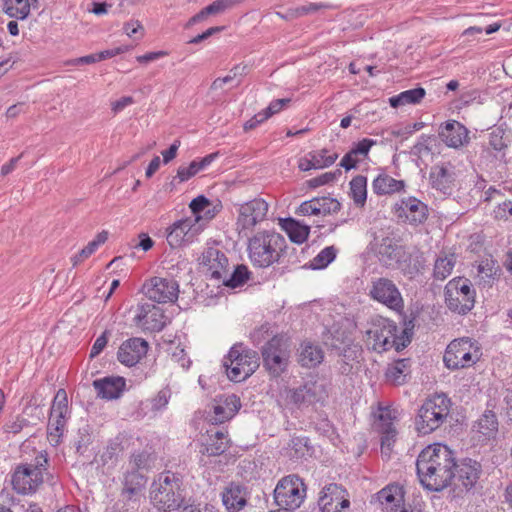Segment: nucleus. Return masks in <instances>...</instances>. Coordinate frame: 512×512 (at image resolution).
Returning a JSON list of instances; mask_svg holds the SVG:
<instances>
[{
  "mask_svg": "<svg viewBox=\"0 0 512 512\" xmlns=\"http://www.w3.org/2000/svg\"><path fill=\"white\" fill-rule=\"evenodd\" d=\"M180 144V140H175L169 149L162 152L163 162L165 164L169 163L176 157Z\"/></svg>",
  "mask_w": 512,
  "mask_h": 512,
  "instance_id": "nucleus-63",
  "label": "nucleus"
},
{
  "mask_svg": "<svg viewBox=\"0 0 512 512\" xmlns=\"http://www.w3.org/2000/svg\"><path fill=\"white\" fill-rule=\"evenodd\" d=\"M249 274L250 273L246 266L238 265L232 273L227 271V274H225V277L222 279V283L227 287L236 288L247 282Z\"/></svg>",
  "mask_w": 512,
  "mask_h": 512,
  "instance_id": "nucleus-43",
  "label": "nucleus"
},
{
  "mask_svg": "<svg viewBox=\"0 0 512 512\" xmlns=\"http://www.w3.org/2000/svg\"><path fill=\"white\" fill-rule=\"evenodd\" d=\"M134 322L144 330L158 332L164 328L166 317L160 307L146 302L137 306Z\"/></svg>",
  "mask_w": 512,
  "mask_h": 512,
  "instance_id": "nucleus-19",
  "label": "nucleus"
},
{
  "mask_svg": "<svg viewBox=\"0 0 512 512\" xmlns=\"http://www.w3.org/2000/svg\"><path fill=\"white\" fill-rule=\"evenodd\" d=\"M481 465L472 459H464L460 464L455 463V477L453 480L465 489H471L479 479Z\"/></svg>",
  "mask_w": 512,
  "mask_h": 512,
  "instance_id": "nucleus-28",
  "label": "nucleus"
},
{
  "mask_svg": "<svg viewBox=\"0 0 512 512\" xmlns=\"http://www.w3.org/2000/svg\"><path fill=\"white\" fill-rule=\"evenodd\" d=\"M377 500L386 512H395L404 505L402 488L398 485H388L377 493Z\"/></svg>",
  "mask_w": 512,
  "mask_h": 512,
  "instance_id": "nucleus-30",
  "label": "nucleus"
},
{
  "mask_svg": "<svg viewBox=\"0 0 512 512\" xmlns=\"http://www.w3.org/2000/svg\"><path fill=\"white\" fill-rule=\"evenodd\" d=\"M204 224H199L198 218H185L176 221L167 234V241L171 247H179L192 243L203 230Z\"/></svg>",
  "mask_w": 512,
  "mask_h": 512,
  "instance_id": "nucleus-17",
  "label": "nucleus"
},
{
  "mask_svg": "<svg viewBox=\"0 0 512 512\" xmlns=\"http://www.w3.org/2000/svg\"><path fill=\"white\" fill-rule=\"evenodd\" d=\"M498 266L492 259H486L482 261L478 266V277L480 281L489 283L491 279L496 275Z\"/></svg>",
  "mask_w": 512,
  "mask_h": 512,
  "instance_id": "nucleus-48",
  "label": "nucleus"
},
{
  "mask_svg": "<svg viewBox=\"0 0 512 512\" xmlns=\"http://www.w3.org/2000/svg\"><path fill=\"white\" fill-rule=\"evenodd\" d=\"M92 441L93 436L91 428L88 425L79 428L74 442L76 452L80 455H84Z\"/></svg>",
  "mask_w": 512,
  "mask_h": 512,
  "instance_id": "nucleus-47",
  "label": "nucleus"
},
{
  "mask_svg": "<svg viewBox=\"0 0 512 512\" xmlns=\"http://www.w3.org/2000/svg\"><path fill=\"white\" fill-rule=\"evenodd\" d=\"M268 212V203L260 198H255L249 202L241 204L238 209L237 228L240 235L245 237L260 222H262Z\"/></svg>",
  "mask_w": 512,
  "mask_h": 512,
  "instance_id": "nucleus-14",
  "label": "nucleus"
},
{
  "mask_svg": "<svg viewBox=\"0 0 512 512\" xmlns=\"http://www.w3.org/2000/svg\"><path fill=\"white\" fill-rule=\"evenodd\" d=\"M489 146L495 151H502L507 148V143L504 140V131L500 128H495L489 133Z\"/></svg>",
  "mask_w": 512,
  "mask_h": 512,
  "instance_id": "nucleus-52",
  "label": "nucleus"
},
{
  "mask_svg": "<svg viewBox=\"0 0 512 512\" xmlns=\"http://www.w3.org/2000/svg\"><path fill=\"white\" fill-rule=\"evenodd\" d=\"M344 491L337 484H330L326 486L322 495L318 500V505L322 512H340L338 509L337 501L335 500L337 496L342 494Z\"/></svg>",
  "mask_w": 512,
  "mask_h": 512,
  "instance_id": "nucleus-36",
  "label": "nucleus"
},
{
  "mask_svg": "<svg viewBox=\"0 0 512 512\" xmlns=\"http://www.w3.org/2000/svg\"><path fill=\"white\" fill-rule=\"evenodd\" d=\"M148 459L149 455L145 452L133 454L130 460L132 470L139 471L140 469H145L147 467Z\"/></svg>",
  "mask_w": 512,
  "mask_h": 512,
  "instance_id": "nucleus-55",
  "label": "nucleus"
},
{
  "mask_svg": "<svg viewBox=\"0 0 512 512\" xmlns=\"http://www.w3.org/2000/svg\"><path fill=\"white\" fill-rule=\"evenodd\" d=\"M275 504L286 511L294 510L303 503L306 487L303 480L295 474L283 477L274 489Z\"/></svg>",
  "mask_w": 512,
  "mask_h": 512,
  "instance_id": "nucleus-11",
  "label": "nucleus"
},
{
  "mask_svg": "<svg viewBox=\"0 0 512 512\" xmlns=\"http://www.w3.org/2000/svg\"><path fill=\"white\" fill-rule=\"evenodd\" d=\"M266 120V117L264 115H261V112H259L258 114L254 115L250 120L244 123L243 129L244 131L247 132L249 130L256 128L259 124Z\"/></svg>",
  "mask_w": 512,
  "mask_h": 512,
  "instance_id": "nucleus-64",
  "label": "nucleus"
},
{
  "mask_svg": "<svg viewBox=\"0 0 512 512\" xmlns=\"http://www.w3.org/2000/svg\"><path fill=\"white\" fill-rule=\"evenodd\" d=\"M283 227L290 240L294 243L302 244L309 236L310 227L308 225L301 224L299 221L294 219H286Z\"/></svg>",
  "mask_w": 512,
  "mask_h": 512,
  "instance_id": "nucleus-39",
  "label": "nucleus"
},
{
  "mask_svg": "<svg viewBox=\"0 0 512 512\" xmlns=\"http://www.w3.org/2000/svg\"><path fill=\"white\" fill-rule=\"evenodd\" d=\"M26 423L27 421L25 419H20L19 417H17L15 420L6 423L4 426V430L7 433L17 434L23 429Z\"/></svg>",
  "mask_w": 512,
  "mask_h": 512,
  "instance_id": "nucleus-60",
  "label": "nucleus"
},
{
  "mask_svg": "<svg viewBox=\"0 0 512 512\" xmlns=\"http://www.w3.org/2000/svg\"><path fill=\"white\" fill-rule=\"evenodd\" d=\"M171 398V390L169 388H163L160 390L155 397L151 399V409L154 412L165 408Z\"/></svg>",
  "mask_w": 512,
  "mask_h": 512,
  "instance_id": "nucleus-50",
  "label": "nucleus"
},
{
  "mask_svg": "<svg viewBox=\"0 0 512 512\" xmlns=\"http://www.w3.org/2000/svg\"><path fill=\"white\" fill-rule=\"evenodd\" d=\"M328 397L326 386L322 382L309 381L295 388L285 387L280 392L283 406L289 410H304L317 403H323Z\"/></svg>",
  "mask_w": 512,
  "mask_h": 512,
  "instance_id": "nucleus-6",
  "label": "nucleus"
},
{
  "mask_svg": "<svg viewBox=\"0 0 512 512\" xmlns=\"http://www.w3.org/2000/svg\"><path fill=\"white\" fill-rule=\"evenodd\" d=\"M107 342H108L107 331H105L102 335H100L95 340V342L91 348L90 357L94 358V357L98 356L103 351V349L106 347Z\"/></svg>",
  "mask_w": 512,
  "mask_h": 512,
  "instance_id": "nucleus-59",
  "label": "nucleus"
},
{
  "mask_svg": "<svg viewBox=\"0 0 512 512\" xmlns=\"http://www.w3.org/2000/svg\"><path fill=\"white\" fill-rule=\"evenodd\" d=\"M124 487L122 490V497L124 502H131V509H135V506L140 501L142 490L146 484V478L136 470L127 472L124 477Z\"/></svg>",
  "mask_w": 512,
  "mask_h": 512,
  "instance_id": "nucleus-25",
  "label": "nucleus"
},
{
  "mask_svg": "<svg viewBox=\"0 0 512 512\" xmlns=\"http://www.w3.org/2000/svg\"><path fill=\"white\" fill-rule=\"evenodd\" d=\"M210 433L209 439L203 445L204 448L201 452L209 456H218L223 454L229 446L227 433L221 430H211Z\"/></svg>",
  "mask_w": 512,
  "mask_h": 512,
  "instance_id": "nucleus-34",
  "label": "nucleus"
},
{
  "mask_svg": "<svg viewBox=\"0 0 512 512\" xmlns=\"http://www.w3.org/2000/svg\"><path fill=\"white\" fill-rule=\"evenodd\" d=\"M338 156V153L328 154L327 149L309 153V157H312V166H314V169L331 166L337 160Z\"/></svg>",
  "mask_w": 512,
  "mask_h": 512,
  "instance_id": "nucleus-46",
  "label": "nucleus"
},
{
  "mask_svg": "<svg viewBox=\"0 0 512 512\" xmlns=\"http://www.w3.org/2000/svg\"><path fill=\"white\" fill-rule=\"evenodd\" d=\"M481 355L480 348L470 338H461L447 346L443 361L448 369L456 370L474 365Z\"/></svg>",
  "mask_w": 512,
  "mask_h": 512,
  "instance_id": "nucleus-10",
  "label": "nucleus"
},
{
  "mask_svg": "<svg viewBox=\"0 0 512 512\" xmlns=\"http://www.w3.org/2000/svg\"><path fill=\"white\" fill-rule=\"evenodd\" d=\"M369 296L394 311L404 307V301L396 284L388 278L380 277L372 280Z\"/></svg>",
  "mask_w": 512,
  "mask_h": 512,
  "instance_id": "nucleus-15",
  "label": "nucleus"
},
{
  "mask_svg": "<svg viewBox=\"0 0 512 512\" xmlns=\"http://www.w3.org/2000/svg\"><path fill=\"white\" fill-rule=\"evenodd\" d=\"M455 181L454 166L450 163L434 165L429 173V182L433 189L444 195L451 193Z\"/></svg>",
  "mask_w": 512,
  "mask_h": 512,
  "instance_id": "nucleus-22",
  "label": "nucleus"
},
{
  "mask_svg": "<svg viewBox=\"0 0 512 512\" xmlns=\"http://www.w3.org/2000/svg\"><path fill=\"white\" fill-rule=\"evenodd\" d=\"M148 299L157 303H173L178 299L179 284L172 278L153 277L143 284Z\"/></svg>",
  "mask_w": 512,
  "mask_h": 512,
  "instance_id": "nucleus-16",
  "label": "nucleus"
},
{
  "mask_svg": "<svg viewBox=\"0 0 512 512\" xmlns=\"http://www.w3.org/2000/svg\"><path fill=\"white\" fill-rule=\"evenodd\" d=\"M451 400L445 394L429 397L418 411L416 430L423 435L430 434L443 425L450 414Z\"/></svg>",
  "mask_w": 512,
  "mask_h": 512,
  "instance_id": "nucleus-5",
  "label": "nucleus"
},
{
  "mask_svg": "<svg viewBox=\"0 0 512 512\" xmlns=\"http://www.w3.org/2000/svg\"><path fill=\"white\" fill-rule=\"evenodd\" d=\"M338 250L334 246L322 249L309 263L313 270L326 268L336 258Z\"/></svg>",
  "mask_w": 512,
  "mask_h": 512,
  "instance_id": "nucleus-44",
  "label": "nucleus"
},
{
  "mask_svg": "<svg viewBox=\"0 0 512 512\" xmlns=\"http://www.w3.org/2000/svg\"><path fill=\"white\" fill-rule=\"evenodd\" d=\"M290 102L289 98L277 99L272 101L269 106L261 111V115H264L266 119H269L274 114L280 112L284 106H286Z\"/></svg>",
  "mask_w": 512,
  "mask_h": 512,
  "instance_id": "nucleus-53",
  "label": "nucleus"
},
{
  "mask_svg": "<svg viewBox=\"0 0 512 512\" xmlns=\"http://www.w3.org/2000/svg\"><path fill=\"white\" fill-rule=\"evenodd\" d=\"M372 187L373 191L378 195L392 194L402 191L405 187V182L384 174L374 179Z\"/></svg>",
  "mask_w": 512,
  "mask_h": 512,
  "instance_id": "nucleus-35",
  "label": "nucleus"
},
{
  "mask_svg": "<svg viewBox=\"0 0 512 512\" xmlns=\"http://www.w3.org/2000/svg\"><path fill=\"white\" fill-rule=\"evenodd\" d=\"M335 179V173L326 172L318 177L312 178L308 181V184L311 188H317L319 186L328 184Z\"/></svg>",
  "mask_w": 512,
  "mask_h": 512,
  "instance_id": "nucleus-58",
  "label": "nucleus"
},
{
  "mask_svg": "<svg viewBox=\"0 0 512 512\" xmlns=\"http://www.w3.org/2000/svg\"><path fill=\"white\" fill-rule=\"evenodd\" d=\"M263 365L273 377H279L289 365L291 354L289 341L283 336H274L261 349Z\"/></svg>",
  "mask_w": 512,
  "mask_h": 512,
  "instance_id": "nucleus-9",
  "label": "nucleus"
},
{
  "mask_svg": "<svg viewBox=\"0 0 512 512\" xmlns=\"http://www.w3.org/2000/svg\"><path fill=\"white\" fill-rule=\"evenodd\" d=\"M286 249V239L275 231H261L249 238L248 255L254 266L266 268L279 262Z\"/></svg>",
  "mask_w": 512,
  "mask_h": 512,
  "instance_id": "nucleus-3",
  "label": "nucleus"
},
{
  "mask_svg": "<svg viewBox=\"0 0 512 512\" xmlns=\"http://www.w3.org/2000/svg\"><path fill=\"white\" fill-rule=\"evenodd\" d=\"M416 469L423 487L430 491H441L455 477L454 454L446 445L427 446L418 455Z\"/></svg>",
  "mask_w": 512,
  "mask_h": 512,
  "instance_id": "nucleus-1",
  "label": "nucleus"
},
{
  "mask_svg": "<svg viewBox=\"0 0 512 512\" xmlns=\"http://www.w3.org/2000/svg\"><path fill=\"white\" fill-rule=\"evenodd\" d=\"M209 204V200L203 195H200L191 201L189 207L194 215L193 218L199 219V224H202V213L209 206Z\"/></svg>",
  "mask_w": 512,
  "mask_h": 512,
  "instance_id": "nucleus-51",
  "label": "nucleus"
},
{
  "mask_svg": "<svg viewBox=\"0 0 512 512\" xmlns=\"http://www.w3.org/2000/svg\"><path fill=\"white\" fill-rule=\"evenodd\" d=\"M426 92L425 89L418 87L401 92L400 94L393 96L389 99L391 107L398 108L408 104H418L424 98Z\"/></svg>",
  "mask_w": 512,
  "mask_h": 512,
  "instance_id": "nucleus-38",
  "label": "nucleus"
},
{
  "mask_svg": "<svg viewBox=\"0 0 512 512\" xmlns=\"http://www.w3.org/2000/svg\"><path fill=\"white\" fill-rule=\"evenodd\" d=\"M439 136L447 146L459 148L468 143L469 131L460 122L452 120L445 123L439 132Z\"/></svg>",
  "mask_w": 512,
  "mask_h": 512,
  "instance_id": "nucleus-26",
  "label": "nucleus"
},
{
  "mask_svg": "<svg viewBox=\"0 0 512 512\" xmlns=\"http://www.w3.org/2000/svg\"><path fill=\"white\" fill-rule=\"evenodd\" d=\"M454 265H455L454 255H445L444 257H439L435 261V265H434L435 279L440 280V281L445 280L449 275H451Z\"/></svg>",
  "mask_w": 512,
  "mask_h": 512,
  "instance_id": "nucleus-45",
  "label": "nucleus"
},
{
  "mask_svg": "<svg viewBox=\"0 0 512 512\" xmlns=\"http://www.w3.org/2000/svg\"><path fill=\"white\" fill-rule=\"evenodd\" d=\"M148 343L142 338H131L119 348L118 360L126 366H134L146 355Z\"/></svg>",
  "mask_w": 512,
  "mask_h": 512,
  "instance_id": "nucleus-24",
  "label": "nucleus"
},
{
  "mask_svg": "<svg viewBox=\"0 0 512 512\" xmlns=\"http://www.w3.org/2000/svg\"><path fill=\"white\" fill-rule=\"evenodd\" d=\"M371 327L366 331L367 345L377 352L395 348L400 351L411 342V333L408 327L404 328L401 335H397L396 324L384 317L375 316L371 319Z\"/></svg>",
  "mask_w": 512,
  "mask_h": 512,
  "instance_id": "nucleus-2",
  "label": "nucleus"
},
{
  "mask_svg": "<svg viewBox=\"0 0 512 512\" xmlns=\"http://www.w3.org/2000/svg\"><path fill=\"white\" fill-rule=\"evenodd\" d=\"M408 368V359H399L395 361L386 370L385 376L387 381L396 386L404 384L408 375Z\"/></svg>",
  "mask_w": 512,
  "mask_h": 512,
  "instance_id": "nucleus-37",
  "label": "nucleus"
},
{
  "mask_svg": "<svg viewBox=\"0 0 512 512\" xmlns=\"http://www.w3.org/2000/svg\"><path fill=\"white\" fill-rule=\"evenodd\" d=\"M374 250L380 263L385 267L394 266L403 255L402 247L390 237H384L377 242Z\"/></svg>",
  "mask_w": 512,
  "mask_h": 512,
  "instance_id": "nucleus-27",
  "label": "nucleus"
},
{
  "mask_svg": "<svg viewBox=\"0 0 512 512\" xmlns=\"http://www.w3.org/2000/svg\"><path fill=\"white\" fill-rule=\"evenodd\" d=\"M67 413V394L64 389H59L52 403L47 426L48 440L54 446L61 442V437L65 430Z\"/></svg>",
  "mask_w": 512,
  "mask_h": 512,
  "instance_id": "nucleus-13",
  "label": "nucleus"
},
{
  "mask_svg": "<svg viewBox=\"0 0 512 512\" xmlns=\"http://www.w3.org/2000/svg\"><path fill=\"white\" fill-rule=\"evenodd\" d=\"M341 204L337 199L330 197L313 198L303 202L296 210L297 215H327L340 210Z\"/></svg>",
  "mask_w": 512,
  "mask_h": 512,
  "instance_id": "nucleus-23",
  "label": "nucleus"
},
{
  "mask_svg": "<svg viewBox=\"0 0 512 512\" xmlns=\"http://www.w3.org/2000/svg\"><path fill=\"white\" fill-rule=\"evenodd\" d=\"M213 417H211V421L214 423H223L226 420L231 419L234 415H228L227 410L224 408L222 404H216L213 406Z\"/></svg>",
  "mask_w": 512,
  "mask_h": 512,
  "instance_id": "nucleus-57",
  "label": "nucleus"
},
{
  "mask_svg": "<svg viewBox=\"0 0 512 512\" xmlns=\"http://www.w3.org/2000/svg\"><path fill=\"white\" fill-rule=\"evenodd\" d=\"M150 498L159 510L172 511L178 509L184 502L180 479L171 472L159 474L158 478L152 483Z\"/></svg>",
  "mask_w": 512,
  "mask_h": 512,
  "instance_id": "nucleus-4",
  "label": "nucleus"
},
{
  "mask_svg": "<svg viewBox=\"0 0 512 512\" xmlns=\"http://www.w3.org/2000/svg\"><path fill=\"white\" fill-rule=\"evenodd\" d=\"M223 366L228 378L240 382L252 375L259 367L256 352L245 350L242 345H234L226 356Z\"/></svg>",
  "mask_w": 512,
  "mask_h": 512,
  "instance_id": "nucleus-7",
  "label": "nucleus"
},
{
  "mask_svg": "<svg viewBox=\"0 0 512 512\" xmlns=\"http://www.w3.org/2000/svg\"><path fill=\"white\" fill-rule=\"evenodd\" d=\"M223 504L230 512L241 510L246 505V492L237 484L228 486L222 495Z\"/></svg>",
  "mask_w": 512,
  "mask_h": 512,
  "instance_id": "nucleus-33",
  "label": "nucleus"
},
{
  "mask_svg": "<svg viewBox=\"0 0 512 512\" xmlns=\"http://www.w3.org/2000/svg\"><path fill=\"white\" fill-rule=\"evenodd\" d=\"M197 173L196 164L191 162L187 167L180 166L178 168L176 178H178L180 182H184L195 176Z\"/></svg>",
  "mask_w": 512,
  "mask_h": 512,
  "instance_id": "nucleus-56",
  "label": "nucleus"
},
{
  "mask_svg": "<svg viewBox=\"0 0 512 512\" xmlns=\"http://www.w3.org/2000/svg\"><path fill=\"white\" fill-rule=\"evenodd\" d=\"M331 6L326 3H308L306 5L301 6V10L303 15L317 13L321 10L328 9Z\"/></svg>",
  "mask_w": 512,
  "mask_h": 512,
  "instance_id": "nucleus-62",
  "label": "nucleus"
},
{
  "mask_svg": "<svg viewBox=\"0 0 512 512\" xmlns=\"http://www.w3.org/2000/svg\"><path fill=\"white\" fill-rule=\"evenodd\" d=\"M445 302L453 312H469L475 303V292L471 289L469 280L456 278L449 281L445 287Z\"/></svg>",
  "mask_w": 512,
  "mask_h": 512,
  "instance_id": "nucleus-12",
  "label": "nucleus"
},
{
  "mask_svg": "<svg viewBox=\"0 0 512 512\" xmlns=\"http://www.w3.org/2000/svg\"><path fill=\"white\" fill-rule=\"evenodd\" d=\"M227 410L228 415H235L241 407L240 399L236 395H228L221 403Z\"/></svg>",
  "mask_w": 512,
  "mask_h": 512,
  "instance_id": "nucleus-54",
  "label": "nucleus"
},
{
  "mask_svg": "<svg viewBox=\"0 0 512 512\" xmlns=\"http://www.w3.org/2000/svg\"><path fill=\"white\" fill-rule=\"evenodd\" d=\"M343 344L344 347H341L336 343H332L331 346L337 349L339 351V355L343 356V358L347 360H353L358 357V354L361 352L358 345L353 344L350 340L343 342Z\"/></svg>",
  "mask_w": 512,
  "mask_h": 512,
  "instance_id": "nucleus-49",
  "label": "nucleus"
},
{
  "mask_svg": "<svg viewBox=\"0 0 512 512\" xmlns=\"http://www.w3.org/2000/svg\"><path fill=\"white\" fill-rule=\"evenodd\" d=\"M201 265L207 275L218 281H222L228 271L227 257L222 251L214 247H209L203 252Z\"/></svg>",
  "mask_w": 512,
  "mask_h": 512,
  "instance_id": "nucleus-21",
  "label": "nucleus"
},
{
  "mask_svg": "<svg viewBox=\"0 0 512 512\" xmlns=\"http://www.w3.org/2000/svg\"><path fill=\"white\" fill-rule=\"evenodd\" d=\"M133 103H134L133 97L125 96V97L120 98L119 100L113 101L111 103V110L116 114Z\"/></svg>",
  "mask_w": 512,
  "mask_h": 512,
  "instance_id": "nucleus-61",
  "label": "nucleus"
},
{
  "mask_svg": "<svg viewBox=\"0 0 512 512\" xmlns=\"http://www.w3.org/2000/svg\"><path fill=\"white\" fill-rule=\"evenodd\" d=\"M377 141L369 138H364L357 142L348 153H346L340 161V166L349 171L356 167L357 163L367 158L369 150L372 146L376 145Z\"/></svg>",
  "mask_w": 512,
  "mask_h": 512,
  "instance_id": "nucleus-29",
  "label": "nucleus"
},
{
  "mask_svg": "<svg viewBox=\"0 0 512 512\" xmlns=\"http://www.w3.org/2000/svg\"><path fill=\"white\" fill-rule=\"evenodd\" d=\"M5 13L16 19H26L30 13L29 0H3Z\"/></svg>",
  "mask_w": 512,
  "mask_h": 512,
  "instance_id": "nucleus-42",
  "label": "nucleus"
},
{
  "mask_svg": "<svg viewBox=\"0 0 512 512\" xmlns=\"http://www.w3.org/2000/svg\"><path fill=\"white\" fill-rule=\"evenodd\" d=\"M324 352L319 345L303 342L298 349V362L303 367L311 368L322 363Z\"/></svg>",
  "mask_w": 512,
  "mask_h": 512,
  "instance_id": "nucleus-32",
  "label": "nucleus"
},
{
  "mask_svg": "<svg viewBox=\"0 0 512 512\" xmlns=\"http://www.w3.org/2000/svg\"><path fill=\"white\" fill-rule=\"evenodd\" d=\"M392 411L389 408H380L374 422V429L381 434V453L383 458L389 459L396 438V429L393 425Z\"/></svg>",
  "mask_w": 512,
  "mask_h": 512,
  "instance_id": "nucleus-18",
  "label": "nucleus"
},
{
  "mask_svg": "<svg viewBox=\"0 0 512 512\" xmlns=\"http://www.w3.org/2000/svg\"><path fill=\"white\" fill-rule=\"evenodd\" d=\"M477 431L486 438H494L498 432V420L496 414L486 410L477 422Z\"/></svg>",
  "mask_w": 512,
  "mask_h": 512,
  "instance_id": "nucleus-40",
  "label": "nucleus"
},
{
  "mask_svg": "<svg viewBox=\"0 0 512 512\" xmlns=\"http://www.w3.org/2000/svg\"><path fill=\"white\" fill-rule=\"evenodd\" d=\"M97 395L104 399H116L120 397L125 388V380L122 377H106L93 382Z\"/></svg>",
  "mask_w": 512,
  "mask_h": 512,
  "instance_id": "nucleus-31",
  "label": "nucleus"
},
{
  "mask_svg": "<svg viewBox=\"0 0 512 512\" xmlns=\"http://www.w3.org/2000/svg\"><path fill=\"white\" fill-rule=\"evenodd\" d=\"M350 196L357 206L365 205L367 199V178L365 176L357 175L350 181Z\"/></svg>",
  "mask_w": 512,
  "mask_h": 512,
  "instance_id": "nucleus-41",
  "label": "nucleus"
},
{
  "mask_svg": "<svg viewBox=\"0 0 512 512\" xmlns=\"http://www.w3.org/2000/svg\"><path fill=\"white\" fill-rule=\"evenodd\" d=\"M397 217L405 218L412 225L424 223L428 218V207L415 197L404 198L394 206Z\"/></svg>",
  "mask_w": 512,
  "mask_h": 512,
  "instance_id": "nucleus-20",
  "label": "nucleus"
},
{
  "mask_svg": "<svg viewBox=\"0 0 512 512\" xmlns=\"http://www.w3.org/2000/svg\"><path fill=\"white\" fill-rule=\"evenodd\" d=\"M47 465V454L41 452L36 456L34 464L18 466L12 475L13 489L19 494L34 492L43 482Z\"/></svg>",
  "mask_w": 512,
  "mask_h": 512,
  "instance_id": "nucleus-8",
  "label": "nucleus"
}]
</instances>
